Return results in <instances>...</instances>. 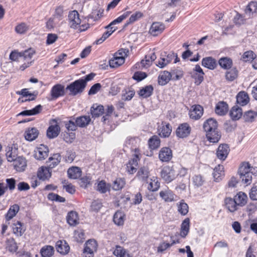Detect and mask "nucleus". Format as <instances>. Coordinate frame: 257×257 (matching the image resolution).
<instances>
[{
  "instance_id": "nucleus-40",
  "label": "nucleus",
  "mask_w": 257,
  "mask_h": 257,
  "mask_svg": "<svg viewBox=\"0 0 257 257\" xmlns=\"http://www.w3.org/2000/svg\"><path fill=\"white\" fill-rule=\"evenodd\" d=\"M213 176L215 181L218 182L221 180L224 176L223 166L218 165L216 166L214 169Z\"/></svg>"
},
{
  "instance_id": "nucleus-53",
  "label": "nucleus",
  "mask_w": 257,
  "mask_h": 257,
  "mask_svg": "<svg viewBox=\"0 0 257 257\" xmlns=\"http://www.w3.org/2000/svg\"><path fill=\"white\" fill-rule=\"evenodd\" d=\"M54 252V247L51 245H45L41 249V253L43 257H51Z\"/></svg>"
},
{
  "instance_id": "nucleus-49",
  "label": "nucleus",
  "mask_w": 257,
  "mask_h": 257,
  "mask_svg": "<svg viewBox=\"0 0 257 257\" xmlns=\"http://www.w3.org/2000/svg\"><path fill=\"white\" fill-rule=\"evenodd\" d=\"M252 167L250 166V165L248 162H242L239 168L238 173L239 175L246 174L252 172Z\"/></svg>"
},
{
  "instance_id": "nucleus-61",
  "label": "nucleus",
  "mask_w": 257,
  "mask_h": 257,
  "mask_svg": "<svg viewBox=\"0 0 257 257\" xmlns=\"http://www.w3.org/2000/svg\"><path fill=\"white\" fill-rule=\"evenodd\" d=\"M192 182L195 186L199 187L204 184L205 179L203 176L200 174L195 175L192 177Z\"/></svg>"
},
{
  "instance_id": "nucleus-30",
  "label": "nucleus",
  "mask_w": 257,
  "mask_h": 257,
  "mask_svg": "<svg viewBox=\"0 0 257 257\" xmlns=\"http://www.w3.org/2000/svg\"><path fill=\"white\" fill-rule=\"evenodd\" d=\"M154 91V87L152 85H146L142 87L138 92L139 97L142 98H147L152 95Z\"/></svg>"
},
{
  "instance_id": "nucleus-57",
  "label": "nucleus",
  "mask_w": 257,
  "mask_h": 257,
  "mask_svg": "<svg viewBox=\"0 0 257 257\" xmlns=\"http://www.w3.org/2000/svg\"><path fill=\"white\" fill-rule=\"evenodd\" d=\"M178 211L182 215H186L189 211V207L187 203L182 200L177 205Z\"/></svg>"
},
{
  "instance_id": "nucleus-35",
  "label": "nucleus",
  "mask_w": 257,
  "mask_h": 257,
  "mask_svg": "<svg viewBox=\"0 0 257 257\" xmlns=\"http://www.w3.org/2000/svg\"><path fill=\"white\" fill-rule=\"evenodd\" d=\"M66 219L67 223L71 226H75L79 223L78 214L74 211H71L68 213Z\"/></svg>"
},
{
  "instance_id": "nucleus-50",
  "label": "nucleus",
  "mask_w": 257,
  "mask_h": 257,
  "mask_svg": "<svg viewBox=\"0 0 257 257\" xmlns=\"http://www.w3.org/2000/svg\"><path fill=\"white\" fill-rule=\"evenodd\" d=\"M91 119L89 116H81L77 117L75 122L77 126L83 127L86 126L89 124Z\"/></svg>"
},
{
  "instance_id": "nucleus-62",
  "label": "nucleus",
  "mask_w": 257,
  "mask_h": 257,
  "mask_svg": "<svg viewBox=\"0 0 257 257\" xmlns=\"http://www.w3.org/2000/svg\"><path fill=\"white\" fill-rule=\"evenodd\" d=\"M74 238L77 242H83L85 239V233L82 229L75 230L74 232Z\"/></svg>"
},
{
  "instance_id": "nucleus-18",
  "label": "nucleus",
  "mask_w": 257,
  "mask_h": 257,
  "mask_svg": "<svg viewBox=\"0 0 257 257\" xmlns=\"http://www.w3.org/2000/svg\"><path fill=\"white\" fill-rule=\"evenodd\" d=\"M244 13L248 19L254 17L257 14V2H250L246 6Z\"/></svg>"
},
{
  "instance_id": "nucleus-25",
  "label": "nucleus",
  "mask_w": 257,
  "mask_h": 257,
  "mask_svg": "<svg viewBox=\"0 0 257 257\" xmlns=\"http://www.w3.org/2000/svg\"><path fill=\"white\" fill-rule=\"evenodd\" d=\"M13 165L17 171L23 172L27 167V161L24 158L19 157L15 160Z\"/></svg>"
},
{
  "instance_id": "nucleus-13",
  "label": "nucleus",
  "mask_w": 257,
  "mask_h": 257,
  "mask_svg": "<svg viewBox=\"0 0 257 257\" xmlns=\"http://www.w3.org/2000/svg\"><path fill=\"white\" fill-rule=\"evenodd\" d=\"M203 107L199 104L193 105L189 111V115L191 119L196 120L199 119L203 115Z\"/></svg>"
},
{
  "instance_id": "nucleus-22",
  "label": "nucleus",
  "mask_w": 257,
  "mask_h": 257,
  "mask_svg": "<svg viewBox=\"0 0 257 257\" xmlns=\"http://www.w3.org/2000/svg\"><path fill=\"white\" fill-rule=\"evenodd\" d=\"M225 208L230 212L233 213L238 209V206L236 203L234 198L228 197L224 199Z\"/></svg>"
},
{
  "instance_id": "nucleus-9",
  "label": "nucleus",
  "mask_w": 257,
  "mask_h": 257,
  "mask_svg": "<svg viewBox=\"0 0 257 257\" xmlns=\"http://www.w3.org/2000/svg\"><path fill=\"white\" fill-rule=\"evenodd\" d=\"M97 247V242L94 239H89L85 243L83 253L85 257H93L94 252L96 251Z\"/></svg>"
},
{
  "instance_id": "nucleus-24",
  "label": "nucleus",
  "mask_w": 257,
  "mask_h": 257,
  "mask_svg": "<svg viewBox=\"0 0 257 257\" xmlns=\"http://www.w3.org/2000/svg\"><path fill=\"white\" fill-rule=\"evenodd\" d=\"M233 198L238 207H243L245 206L248 200L247 195L242 191L237 192L236 195L234 196Z\"/></svg>"
},
{
  "instance_id": "nucleus-4",
  "label": "nucleus",
  "mask_w": 257,
  "mask_h": 257,
  "mask_svg": "<svg viewBox=\"0 0 257 257\" xmlns=\"http://www.w3.org/2000/svg\"><path fill=\"white\" fill-rule=\"evenodd\" d=\"M68 21L71 28L76 29L79 26L80 30L81 31H85L89 27L88 26L86 25L80 26L81 19L79 17V14L76 10L72 11L69 12L68 15Z\"/></svg>"
},
{
  "instance_id": "nucleus-20",
  "label": "nucleus",
  "mask_w": 257,
  "mask_h": 257,
  "mask_svg": "<svg viewBox=\"0 0 257 257\" xmlns=\"http://www.w3.org/2000/svg\"><path fill=\"white\" fill-rule=\"evenodd\" d=\"M159 195L162 199L166 202H171L175 200V194L168 187L161 190Z\"/></svg>"
},
{
  "instance_id": "nucleus-26",
  "label": "nucleus",
  "mask_w": 257,
  "mask_h": 257,
  "mask_svg": "<svg viewBox=\"0 0 257 257\" xmlns=\"http://www.w3.org/2000/svg\"><path fill=\"white\" fill-rule=\"evenodd\" d=\"M56 250L62 254H67L70 250V246L64 240H59L56 243Z\"/></svg>"
},
{
  "instance_id": "nucleus-43",
  "label": "nucleus",
  "mask_w": 257,
  "mask_h": 257,
  "mask_svg": "<svg viewBox=\"0 0 257 257\" xmlns=\"http://www.w3.org/2000/svg\"><path fill=\"white\" fill-rule=\"evenodd\" d=\"M229 114L233 120H238L242 115V110L238 106H234L231 109Z\"/></svg>"
},
{
  "instance_id": "nucleus-28",
  "label": "nucleus",
  "mask_w": 257,
  "mask_h": 257,
  "mask_svg": "<svg viewBox=\"0 0 257 257\" xmlns=\"http://www.w3.org/2000/svg\"><path fill=\"white\" fill-rule=\"evenodd\" d=\"M49 168L44 166L40 167L37 172V177L43 181L49 180L51 177V172Z\"/></svg>"
},
{
  "instance_id": "nucleus-54",
  "label": "nucleus",
  "mask_w": 257,
  "mask_h": 257,
  "mask_svg": "<svg viewBox=\"0 0 257 257\" xmlns=\"http://www.w3.org/2000/svg\"><path fill=\"white\" fill-rule=\"evenodd\" d=\"M170 73L171 75V79L175 81L180 80L184 75L183 71L178 68L171 70Z\"/></svg>"
},
{
  "instance_id": "nucleus-58",
  "label": "nucleus",
  "mask_w": 257,
  "mask_h": 257,
  "mask_svg": "<svg viewBox=\"0 0 257 257\" xmlns=\"http://www.w3.org/2000/svg\"><path fill=\"white\" fill-rule=\"evenodd\" d=\"M64 13V6L60 5L57 6L55 9V11L53 15L54 19H57L58 20H61L63 18Z\"/></svg>"
},
{
  "instance_id": "nucleus-59",
  "label": "nucleus",
  "mask_w": 257,
  "mask_h": 257,
  "mask_svg": "<svg viewBox=\"0 0 257 257\" xmlns=\"http://www.w3.org/2000/svg\"><path fill=\"white\" fill-rule=\"evenodd\" d=\"M256 115V112L248 110L244 112L243 118L245 122H251L255 120Z\"/></svg>"
},
{
  "instance_id": "nucleus-64",
  "label": "nucleus",
  "mask_w": 257,
  "mask_h": 257,
  "mask_svg": "<svg viewBox=\"0 0 257 257\" xmlns=\"http://www.w3.org/2000/svg\"><path fill=\"white\" fill-rule=\"evenodd\" d=\"M149 171L147 168L143 167L138 170L137 177L143 180L147 179L149 176Z\"/></svg>"
},
{
  "instance_id": "nucleus-31",
  "label": "nucleus",
  "mask_w": 257,
  "mask_h": 257,
  "mask_svg": "<svg viewBox=\"0 0 257 257\" xmlns=\"http://www.w3.org/2000/svg\"><path fill=\"white\" fill-rule=\"evenodd\" d=\"M237 103L241 106L246 105L249 101V97L247 92L241 91L238 92L236 96Z\"/></svg>"
},
{
  "instance_id": "nucleus-21",
  "label": "nucleus",
  "mask_w": 257,
  "mask_h": 257,
  "mask_svg": "<svg viewBox=\"0 0 257 257\" xmlns=\"http://www.w3.org/2000/svg\"><path fill=\"white\" fill-rule=\"evenodd\" d=\"M201 65L202 66L212 70H214L217 67V61L211 56L203 58L202 60Z\"/></svg>"
},
{
  "instance_id": "nucleus-44",
  "label": "nucleus",
  "mask_w": 257,
  "mask_h": 257,
  "mask_svg": "<svg viewBox=\"0 0 257 257\" xmlns=\"http://www.w3.org/2000/svg\"><path fill=\"white\" fill-rule=\"evenodd\" d=\"M125 215L121 211H117L113 215V221L117 225H122L124 223Z\"/></svg>"
},
{
  "instance_id": "nucleus-10",
  "label": "nucleus",
  "mask_w": 257,
  "mask_h": 257,
  "mask_svg": "<svg viewBox=\"0 0 257 257\" xmlns=\"http://www.w3.org/2000/svg\"><path fill=\"white\" fill-rule=\"evenodd\" d=\"M205 73L200 66L197 64L192 70L191 77L194 79L196 85H200L204 80Z\"/></svg>"
},
{
  "instance_id": "nucleus-37",
  "label": "nucleus",
  "mask_w": 257,
  "mask_h": 257,
  "mask_svg": "<svg viewBox=\"0 0 257 257\" xmlns=\"http://www.w3.org/2000/svg\"><path fill=\"white\" fill-rule=\"evenodd\" d=\"M61 160V155L59 153H56L49 158L47 163L48 164L49 168H54L60 163Z\"/></svg>"
},
{
  "instance_id": "nucleus-1",
  "label": "nucleus",
  "mask_w": 257,
  "mask_h": 257,
  "mask_svg": "<svg viewBox=\"0 0 257 257\" xmlns=\"http://www.w3.org/2000/svg\"><path fill=\"white\" fill-rule=\"evenodd\" d=\"M203 129L206 132L207 140L211 143H217L221 138V134L218 129V122L216 119L209 118L203 123Z\"/></svg>"
},
{
  "instance_id": "nucleus-39",
  "label": "nucleus",
  "mask_w": 257,
  "mask_h": 257,
  "mask_svg": "<svg viewBox=\"0 0 257 257\" xmlns=\"http://www.w3.org/2000/svg\"><path fill=\"white\" fill-rule=\"evenodd\" d=\"M190 219L186 218L182 222L180 229V236L185 238L188 234L190 230Z\"/></svg>"
},
{
  "instance_id": "nucleus-27",
  "label": "nucleus",
  "mask_w": 257,
  "mask_h": 257,
  "mask_svg": "<svg viewBox=\"0 0 257 257\" xmlns=\"http://www.w3.org/2000/svg\"><path fill=\"white\" fill-rule=\"evenodd\" d=\"M171 80L170 72L165 70L160 72L158 77V83L161 86H164Z\"/></svg>"
},
{
  "instance_id": "nucleus-36",
  "label": "nucleus",
  "mask_w": 257,
  "mask_h": 257,
  "mask_svg": "<svg viewBox=\"0 0 257 257\" xmlns=\"http://www.w3.org/2000/svg\"><path fill=\"white\" fill-rule=\"evenodd\" d=\"M125 179L123 177H118L112 182V188L114 191H120L125 187Z\"/></svg>"
},
{
  "instance_id": "nucleus-19",
  "label": "nucleus",
  "mask_w": 257,
  "mask_h": 257,
  "mask_svg": "<svg viewBox=\"0 0 257 257\" xmlns=\"http://www.w3.org/2000/svg\"><path fill=\"white\" fill-rule=\"evenodd\" d=\"M141 142V139L138 137H128L126 139L124 145L125 147L130 148L135 152L136 149H138Z\"/></svg>"
},
{
  "instance_id": "nucleus-11",
  "label": "nucleus",
  "mask_w": 257,
  "mask_h": 257,
  "mask_svg": "<svg viewBox=\"0 0 257 257\" xmlns=\"http://www.w3.org/2000/svg\"><path fill=\"white\" fill-rule=\"evenodd\" d=\"M49 150L47 146L41 144L34 151V156L37 160H44L48 156Z\"/></svg>"
},
{
  "instance_id": "nucleus-48",
  "label": "nucleus",
  "mask_w": 257,
  "mask_h": 257,
  "mask_svg": "<svg viewBox=\"0 0 257 257\" xmlns=\"http://www.w3.org/2000/svg\"><path fill=\"white\" fill-rule=\"evenodd\" d=\"M91 114L93 117H98L101 115L104 112L103 106L101 105H96L93 104L91 107Z\"/></svg>"
},
{
  "instance_id": "nucleus-55",
  "label": "nucleus",
  "mask_w": 257,
  "mask_h": 257,
  "mask_svg": "<svg viewBox=\"0 0 257 257\" xmlns=\"http://www.w3.org/2000/svg\"><path fill=\"white\" fill-rule=\"evenodd\" d=\"M110 184H107L104 180L99 181L97 186V190L101 193H105L110 189Z\"/></svg>"
},
{
  "instance_id": "nucleus-16",
  "label": "nucleus",
  "mask_w": 257,
  "mask_h": 257,
  "mask_svg": "<svg viewBox=\"0 0 257 257\" xmlns=\"http://www.w3.org/2000/svg\"><path fill=\"white\" fill-rule=\"evenodd\" d=\"M132 13L131 11H127L112 21L108 25L105 27V29L108 31H112V34L117 30L116 27L113 25L121 23L123 20L127 18Z\"/></svg>"
},
{
  "instance_id": "nucleus-17",
  "label": "nucleus",
  "mask_w": 257,
  "mask_h": 257,
  "mask_svg": "<svg viewBox=\"0 0 257 257\" xmlns=\"http://www.w3.org/2000/svg\"><path fill=\"white\" fill-rule=\"evenodd\" d=\"M165 29V26L163 23L154 22L149 29V33L153 36H157L161 34Z\"/></svg>"
},
{
  "instance_id": "nucleus-15",
  "label": "nucleus",
  "mask_w": 257,
  "mask_h": 257,
  "mask_svg": "<svg viewBox=\"0 0 257 257\" xmlns=\"http://www.w3.org/2000/svg\"><path fill=\"white\" fill-rule=\"evenodd\" d=\"M158 158L162 162H169L173 158V151L169 147H163L159 152Z\"/></svg>"
},
{
  "instance_id": "nucleus-51",
  "label": "nucleus",
  "mask_w": 257,
  "mask_h": 257,
  "mask_svg": "<svg viewBox=\"0 0 257 257\" xmlns=\"http://www.w3.org/2000/svg\"><path fill=\"white\" fill-rule=\"evenodd\" d=\"M113 253L117 257H132L125 249L119 245H116Z\"/></svg>"
},
{
  "instance_id": "nucleus-47",
  "label": "nucleus",
  "mask_w": 257,
  "mask_h": 257,
  "mask_svg": "<svg viewBox=\"0 0 257 257\" xmlns=\"http://www.w3.org/2000/svg\"><path fill=\"white\" fill-rule=\"evenodd\" d=\"M6 245L7 249L11 252H16L18 249L17 244L13 237L7 238Z\"/></svg>"
},
{
  "instance_id": "nucleus-29",
  "label": "nucleus",
  "mask_w": 257,
  "mask_h": 257,
  "mask_svg": "<svg viewBox=\"0 0 257 257\" xmlns=\"http://www.w3.org/2000/svg\"><path fill=\"white\" fill-rule=\"evenodd\" d=\"M26 227L24 223L20 221H17L13 224V233L17 236H21L25 233Z\"/></svg>"
},
{
  "instance_id": "nucleus-32",
  "label": "nucleus",
  "mask_w": 257,
  "mask_h": 257,
  "mask_svg": "<svg viewBox=\"0 0 257 257\" xmlns=\"http://www.w3.org/2000/svg\"><path fill=\"white\" fill-rule=\"evenodd\" d=\"M218 63L220 67L224 70L230 69L233 66V61L232 59L228 57H221L219 59Z\"/></svg>"
},
{
  "instance_id": "nucleus-23",
  "label": "nucleus",
  "mask_w": 257,
  "mask_h": 257,
  "mask_svg": "<svg viewBox=\"0 0 257 257\" xmlns=\"http://www.w3.org/2000/svg\"><path fill=\"white\" fill-rule=\"evenodd\" d=\"M158 131L161 137L168 138L172 132V126L169 122L162 121L161 126L158 129Z\"/></svg>"
},
{
  "instance_id": "nucleus-12",
  "label": "nucleus",
  "mask_w": 257,
  "mask_h": 257,
  "mask_svg": "<svg viewBox=\"0 0 257 257\" xmlns=\"http://www.w3.org/2000/svg\"><path fill=\"white\" fill-rule=\"evenodd\" d=\"M60 127L56 120L53 119L50 121V125L47 130V136L49 139L56 138L59 134Z\"/></svg>"
},
{
  "instance_id": "nucleus-56",
  "label": "nucleus",
  "mask_w": 257,
  "mask_h": 257,
  "mask_svg": "<svg viewBox=\"0 0 257 257\" xmlns=\"http://www.w3.org/2000/svg\"><path fill=\"white\" fill-rule=\"evenodd\" d=\"M144 16V14L140 11H137L133 14L127 21L126 25L132 24L138 21Z\"/></svg>"
},
{
  "instance_id": "nucleus-3",
  "label": "nucleus",
  "mask_w": 257,
  "mask_h": 257,
  "mask_svg": "<svg viewBox=\"0 0 257 257\" xmlns=\"http://www.w3.org/2000/svg\"><path fill=\"white\" fill-rule=\"evenodd\" d=\"M84 82L81 81L80 79L76 80L71 83L66 87V92L71 96H74L78 94L81 93L85 87Z\"/></svg>"
},
{
  "instance_id": "nucleus-14",
  "label": "nucleus",
  "mask_w": 257,
  "mask_h": 257,
  "mask_svg": "<svg viewBox=\"0 0 257 257\" xmlns=\"http://www.w3.org/2000/svg\"><path fill=\"white\" fill-rule=\"evenodd\" d=\"M229 152L230 148L227 144H220L216 150V157L222 161H225L227 158Z\"/></svg>"
},
{
  "instance_id": "nucleus-38",
  "label": "nucleus",
  "mask_w": 257,
  "mask_h": 257,
  "mask_svg": "<svg viewBox=\"0 0 257 257\" xmlns=\"http://www.w3.org/2000/svg\"><path fill=\"white\" fill-rule=\"evenodd\" d=\"M149 148L151 150H155L158 149L161 145V140L159 137L154 135L148 140Z\"/></svg>"
},
{
  "instance_id": "nucleus-52",
  "label": "nucleus",
  "mask_w": 257,
  "mask_h": 257,
  "mask_svg": "<svg viewBox=\"0 0 257 257\" xmlns=\"http://www.w3.org/2000/svg\"><path fill=\"white\" fill-rule=\"evenodd\" d=\"M160 187V183L157 177H153L151 179L148 187V189L150 191H157Z\"/></svg>"
},
{
  "instance_id": "nucleus-45",
  "label": "nucleus",
  "mask_w": 257,
  "mask_h": 257,
  "mask_svg": "<svg viewBox=\"0 0 257 257\" xmlns=\"http://www.w3.org/2000/svg\"><path fill=\"white\" fill-rule=\"evenodd\" d=\"M19 206L14 204L10 207L7 214L5 215L6 219L9 221L16 216L19 210Z\"/></svg>"
},
{
  "instance_id": "nucleus-60",
  "label": "nucleus",
  "mask_w": 257,
  "mask_h": 257,
  "mask_svg": "<svg viewBox=\"0 0 257 257\" xmlns=\"http://www.w3.org/2000/svg\"><path fill=\"white\" fill-rule=\"evenodd\" d=\"M256 55L251 50L245 51L241 56V59L244 62L253 61Z\"/></svg>"
},
{
  "instance_id": "nucleus-8",
  "label": "nucleus",
  "mask_w": 257,
  "mask_h": 257,
  "mask_svg": "<svg viewBox=\"0 0 257 257\" xmlns=\"http://www.w3.org/2000/svg\"><path fill=\"white\" fill-rule=\"evenodd\" d=\"M66 92L64 85L60 83L56 84L52 86L50 92L51 100H56L63 96L65 95Z\"/></svg>"
},
{
  "instance_id": "nucleus-7",
  "label": "nucleus",
  "mask_w": 257,
  "mask_h": 257,
  "mask_svg": "<svg viewBox=\"0 0 257 257\" xmlns=\"http://www.w3.org/2000/svg\"><path fill=\"white\" fill-rule=\"evenodd\" d=\"M191 131L190 124L187 122H184L179 124L176 130V135L178 138H186L190 136Z\"/></svg>"
},
{
  "instance_id": "nucleus-46",
  "label": "nucleus",
  "mask_w": 257,
  "mask_h": 257,
  "mask_svg": "<svg viewBox=\"0 0 257 257\" xmlns=\"http://www.w3.org/2000/svg\"><path fill=\"white\" fill-rule=\"evenodd\" d=\"M238 76V70L235 67L227 70L225 73V78L228 81H233Z\"/></svg>"
},
{
  "instance_id": "nucleus-2",
  "label": "nucleus",
  "mask_w": 257,
  "mask_h": 257,
  "mask_svg": "<svg viewBox=\"0 0 257 257\" xmlns=\"http://www.w3.org/2000/svg\"><path fill=\"white\" fill-rule=\"evenodd\" d=\"M129 51L127 49H120L114 53L113 57L109 61L111 68H117L125 62V58L128 56Z\"/></svg>"
},
{
  "instance_id": "nucleus-33",
  "label": "nucleus",
  "mask_w": 257,
  "mask_h": 257,
  "mask_svg": "<svg viewBox=\"0 0 257 257\" xmlns=\"http://www.w3.org/2000/svg\"><path fill=\"white\" fill-rule=\"evenodd\" d=\"M228 110L227 103L223 101L218 102L215 108V111L216 114L219 115H225Z\"/></svg>"
},
{
  "instance_id": "nucleus-6",
  "label": "nucleus",
  "mask_w": 257,
  "mask_h": 257,
  "mask_svg": "<svg viewBox=\"0 0 257 257\" xmlns=\"http://www.w3.org/2000/svg\"><path fill=\"white\" fill-rule=\"evenodd\" d=\"M141 156L140 150L136 149L132 158L126 164V171L129 174H134L137 171V167L138 166V162L140 160Z\"/></svg>"
},
{
  "instance_id": "nucleus-42",
  "label": "nucleus",
  "mask_w": 257,
  "mask_h": 257,
  "mask_svg": "<svg viewBox=\"0 0 257 257\" xmlns=\"http://www.w3.org/2000/svg\"><path fill=\"white\" fill-rule=\"evenodd\" d=\"M42 110V106L39 104L31 110H26L21 112L18 115L23 116H30L38 114Z\"/></svg>"
},
{
  "instance_id": "nucleus-34",
  "label": "nucleus",
  "mask_w": 257,
  "mask_h": 257,
  "mask_svg": "<svg viewBox=\"0 0 257 257\" xmlns=\"http://www.w3.org/2000/svg\"><path fill=\"white\" fill-rule=\"evenodd\" d=\"M39 134V131L36 127H31L25 131L24 136L26 140L32 141L38 137Z\"/></svg>"
},
{
  "instance_id": "nucleus-63",
  "label": "nucleus",
  "mask_w": 257,
  "mask_h": 257,
  "mask_svg": "<svg viewBox=\"0 0 257 257\" xmlns=\"http://www.w3.org/2000/svg\"><path fill=\"white\" fill-rule=\"evenodd\" d=\"M35 50L30 48L24 51H22V56L25 60H31L33 56L35 54Z\"/></svg>"
},
{
  "instance_id": "nucleus-5",
  "label": "nucleus",
  "mask_w": 257,
  "mask_h": 257,
  "mask_svg": "<svg viewBox=\"0 0 257 257\" xmlns=\"http://www.w3.org/2000/svg\"><path fill=\"white\" fill-rule=\"evenodd\" d=\"M160 176L166 183L172 182L177 176L174 166L166 165L163 166L160 172Z\"/></svg>"
},
{
  "instance_id": "nucleus-41",
  "label": "nucleus",
  "mask_w": 257,
  "mask_h": 257,
  "mask_svg": "<svg viewBox=\"0 0 257 257\" xmlns=\"http://www.w3.org/2000/svg\"><path fill=\"white\" fill-rule=\"evenodd\" d=\"M67 173L69 178L76 179L81 176L82 171L78 167H72L68 169Z\"/></svg>"
}]
</instances>
